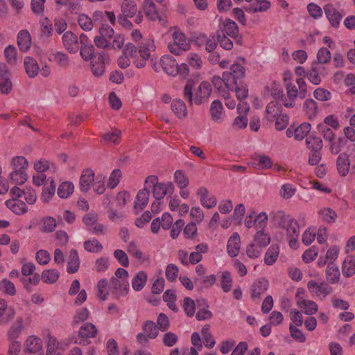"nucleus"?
Returning a JSON list of instances; mask_svg holds the SVG:
<instances>
[{"label": "nucleus", "instance_id": "obj_1", "mask_svg": "<svg viewBox=\"0 0 355 355\" xmlns=\"http://www.w3.org/2000/svg\"><path fill=\"white\" fill-rule=\"evenodd\" d=\"M286 95L284 94L283 90H279L278 93L272 92V97L275 99H279L282 105L287 108H293L295 106L297 97L304 98L307 92L306 84L302 77L297 78L295 83L291 80L284 78Z\"/></svg>", "mask_w": 355, "mask_h": 355}, {"label": "nucleus", "instance_id": "obj_2", "mask_svg": "<svg viewBox=\"0 0 355 355\" xmlns=\"http://www.w3.org/2000/svg\"><path fill=\"white\" fill-rule=\"evenodd\" d=\"M243 64L234 63L230 71H224L223 76L227 77V85L234 89L238 100L243 101L248 96V87L245 82V68L243 66L245 60L241 59Z\"/></svg>", "mask_w": 355, "mask_h": 355}, {"label": "nucleus", "instance_id": "obj_3", "mask_svg": "<svg viewBox=\"0 0 355 355\" xmlns=\"http://www.w3.org/2000/svg\"><path fill=\"white\" fill-rule=\"evenodd\" d=\"M96 46L98 49L94 46H81L80 53L85 60H91V71L94 76L99 77L104 73L105 64L108 63L109 60L101 46Z\"/></svg>", "mask_w": 355, "mask_h": 355}, {"label": "nucleus", "instance_id": "obj_4", "mask_svg": "<svg viewBox=\"0 0 355 355\" xmlns=\"http://www.w3.org/2000/svg\"><path fill=\"white\" fill-rule=\"evenodd\" d=\"M151 49L148 46H126L125 53L130 55L137 68H143L150 57Z\"/></svg>", "mask_w": 355, "mask_h": 355}, {"label": "nucleus", "instance_id": "obj_5", "mask_svg": "<svg viewBox=\"0 0 355 355\" xmlns=\"http://www.w3.org/2000/svg\"><path fill=\"white\" fill-rule=\"evenodd\" d=\"M35 266L33 263H26L22 265L21 274L24 276L21 278V281L24 288L28 292L31 291V285L36 286L40 282V275L34 272Z\"/></svg>", "mask_w": 355, "mask_h": 355}, {"label": "nucleus", "instance_id": "obj_6", "mask_svg": "<svg viewBox=\"0 0 355 355\" xmlns=\"http://www.w3.org/2000/svg\"><path fill=\"white\" fill-rule=\"evenodd\" d=\"M97 333L98 330L96 326L92 323L87 322L80 327L76 343L87 345L91 343L90 338H95Z\"/></svg>", "mask_w": 355, "mask_h": 355}, {"label": "nucleus", "instance_id": "obj_7", "mask_svg": "<svg viewBox=\"0 0 355 355\" xmlns=\"http://www.w3.org/2000/svg\"><path fill=\"white\" fill-rule=\"evenodd\" d=\"M307 288L312 295L322 298L326 297L333 291L332 288L327 282L318 283L313 279L308 282Z\"/></svg>", "mask_w": 355, "mask_h": 355}, {"label": "nucleus", "instance_id": "obj_8", "mask_svg": "<svg viewBox=\"0 0 355 355\" xmlns=\"http://www.w3.org/2000/svg\"><path fill=\"white\" fill-rule=\"evenodd\" d=\"M327 74V68L321 64L313 63L310 69L306 72V78L314 85H319L322 78Z\"/></svg>", "mask_w": 355, "mask_h": 355}, {"label": "nucleus", "instance_id": "obj_9", "mask_svg": "<svg viewBox=\"0 0 355 355\" xmlns=\"http://www.w3.org/2000/svg\"><path fill=\"white\" fill-rule=\"evenodd\" d=\"M232 46H206V50L209 53V61L212 64L219 62L222 58L226 56L227 52L232 49Z\"/></svg>", "mask_w": 355, "mask_h": 355}, {"label": "nucleus", "instance_id": "obj_10", "mask_svg": "<svg viewBox=\"0 0 355 355\" xmlns=\"http://www.w3.org/2000/svg\"><path fill=\"white\" fill-rule=\"evenodd\" d=\"M324 12L331 27L338 28L343 18L341 13L331 3L324 6Z\"/></svg>", "mask_w": 355, "mask_h": 355}, {"label": "nucleus", "instance_id": "obj_11", "mask_svg": "<svg viewBox=\"0 0 355 355\" xmlns=\"http://www.w3.org/2000/svg\"><path fill=\"white\" fill-rule=\"evenodd\" d=\"M112 293L119 298L121 296H125L128 294L129 290V283L127 279H118L112 278L110 281Z\"/></svg>", "mask_w": 355, "mask_h": 355}, {"label": "nucleus", "instance_id": "obj_12", "mask_svg": "<svg viewBox=\"0 0 355 355\" xmlns=\"http://www.w3.org/2000/svg\"><path fill=\"white\" fill-rule=\"evenodd\" d=\"M174 191V185L172 182L167 183L159 182L155 185L153 189V194L156 200H159L163 199L167 194H172Z\"/></svg>", "mask_w": 355, "mask_h": 355}, {"label": "nucleus", "instance_id": "obj_13", "mask_svg": "<svg viewBox=\"0 0 355 355\" xmlns=\"http://www.w3.org/2000/svg\"><path fill=\"white\" fill-rule=\"evenodd\" d=\"M211 93V85L209 82L203 81L198 86V91L196 93L194 102L197 105H200L207 101L208 97Z\"/></svg>", "mask_w": 355, "mask_h": 355}, {"label": "nucleus", "instance_id": "obj_14", "mask_svg": "<svg viewBox=\"0 0 355 355\" xmlns=\"http://www.w3.org/2000/svg\"><path fill=\"white\" fill-rule=\"evenodd\" d=\"M226 78L227 77L223 76V73L222 77H220L218 76H214L211 80V83L214 88L223 96H225V95H229V91H234L233 88H232L230 86H229V85H227L228 83L226 81Z\"/></svg>", "mask_w": 355, "mask_h": 355}, {"label": "nucleus", "instance_id": "obj_15", "mask_svg": "<svg viewBox=\"0 0 355 355\" xmlns=\"http://www.w3.org/2000/svg\"><path fill=\"white\" fill-rule=\"evenodd\" d=\"M162 69L170 76H176L178 73V64L173 58L169 55H164L160 60Z\"/></svg>", "mask_w": 355, "mask_h": 355}, {"label": "nucleus", "instance_id": "obj_16", "mask_svg": "<svg viewBox=\"0 0 355 355\" xmlns=\"http://www.w3.org/2000/svg\"><path fill=\"white\" fill-rule=\"evenodd\" d=\"M268 281L261 278L256 281L251 286V297L253 300H259L261 295L267 291Z\"/></svg>", "mask_w": 355, "mask_h": 355}, {"label": "nucleus", "instance_id": "obj_17", "mask_svg": "<svg viewBox=\"0 0 355 355\" xmlns=\"http://www.w3.org/2000/svg\"><path fill=\"white\" fill-rule=\"evenodd\" d=\"M15 311L12 307H8L5 300L0 299V324H6L14 318Z\"/></svg>", "mask_w": 355, "mask_h": 355}, {"label": "nucleus", "instance_id": "obj_18", "mask_svg": "<svg viewBox=\"0 0 355 355\" xmlns=\"http://www.w3.org/2000/svg\"><path fill=\"white\" fill-rule=\"evenodd\" d=\"M282 105L275 101H270L266 107V119L273 122L282 114Z\"/></svg>", "mask_w": 355, "mask_h": 355}, {"label": "nucleus", "instance_id": "obj_19", "mask_svg": "<svg viewBox=\"0 0 355 355\" xmlns=\"http://www.w3.org/2000/svg\"><path fill=\"white\" fill-rule=\"evenodd\" d=\"M6 206L13 213L17 215H21L27 211V205L19 198H12L5 202Z\"/></svg>", "mask_w": 355, "mask_h": 355}, {"label": "nucleus", "instance_id": "obj_20", "mask_svg": "<svg viewBox=\"0 0 355 355\" xmlns=\"http://www.w3.org/2000/svg\"><path fill=\"white\" fill-rule=\"evenodd\" d=\"M209 191L205 187H200L197 195L200 196L201 205L206 208L210 209L216 206L217 200L214 196H209Z\"/></svg>", "mask_w": 355, "mask_h": 355}, {"label": "nucleus", "instance_id": "obj_21", "mask_svg": "<svg viewBox=\"0 0 355 355\" xmlns=\"http://www.w3.org/2000/svg\"><path fill=\"white\" fill-rule=\"evenodd\" d=\"M94 182V173L90 168L83 170L80 178V188L82 191L87 192L91 184Z\"/></svg>", "mask_w": 355, "mask_h": 355}, {"label": "nucleus", "instance_id": "obj_22", "mask_svg": "<svg viewBox=\"0 0 355 355\" xmlns=\"http://www.w3.org/2000/svg\"><path fill=\"white\" fill-rule=\"evenodd\" d=\"M241 239L238 233L232 234L228 240L227 250L228 254L232 257H235L238 255L240 251Z\"/></svg>", "mask_w": 355, "mask_h": 355}, {"label": "nucleus", "instance_id": "obj_23", "mask_svg": "<svg viewBox=\"0 0 355 355\" xmlns=\"http://www.w3.org/2000/svg\"><path fill=\"white\" fill-rule=\"evenodd\" d=\"M336 166L338 172L341 176L345 177L348 174L350 162L347 153H343L338 155L336 160Z\"/></svg>", "mask_w": 355, "mask_h": 355}, {"label": "nucleus", "instance_id": "obj_24", "mask_svg": "<svg viewBox=\"0 0 355 355\" xmlns=\"http://www.w3.org/2000/svg\"><path fill=\"white\" fill-rule=\"evenodd\" d=\"M209 248L206 243H200L196 246L195 251L189 255V263L194 265L199 263L202 259V254L208 252Z\"/></svg>", "mask_w": 355, "mask_h": 355}, {"label": "nucleus", "instance_id": "obj_25", "mask_svg": "<svg viewBox=\"0 0 355 355\" xmlns=\"http://www.w3.org/2000/svg\"><path fill=\"white\" fill-rule=\"evenodd\" d=\"M42 342L36 336H29L25 342L24 351L30 353H37L42 349Z\"/></svg>", "mask_w": 355, "mask_h": 355}, {"label": "nucleus", "instance_id": "obj_26", "mask_svg": "<svg viewBox=\"0 0 355 355\" xmlns=\"http://www.w3.org/2000/svg\"><path fill=\"white\" fill-rule=\"evenodd\" d=\"M342 272L345 277L355 274V254L347 257L342 265Z\"/></svg>", "mask_w": 355, "mask_h": 355}, {"label": "nucleus", "instance_id": "obj_27", "mask_svg": "<svg viewBox=\"0 0 355 355\" xmlns=\"http://www.w3.org/2000/svg\"><path fill=\"white\" fill-rule=\"evenodd\" d=\"M80 267V259L77 250H71L69 253L67 271L69 274L76 272Z\"/></svg>", "mask_w": 355, "mask_h": 355}, {"label": "nucleus", "instance_id": "obj_28", "mask_svg": "<svg viewBox=\"0 0 355 355\" xmlns=\"http://www.w3.org/2000/svg\"><path fill=\"white\" fill-rule=\"evenodd\" d=\"M26 72L30 78H34L38 74L39 66L37 61L31 57L27 56L24 62Z\"/></svg>", "mask_w": 355, "mask_h": 355}, {"label": "nucleus", "instance_id": "obj_29", "mask_svg": "<svg viewBox=\"0 0 355 355\" xmlns=\"http://www.w3.org/2000/svg\"><path fill=\"white\" fill-rule=\"evenodd\" d=\"M143 10L146 17L150 20L155 21L159 19V12L156 6L151 0L144 1Z\"/></svg>", "mask_w": 355, "mask_h": 355}, {"label": "nucleus", "instance_id": "obj_30", "mask_svg": "<svg viewBox=\"0 0 355 355\" xmlns=\"http://www.w3.org/2000/svg\"><path fill=\"white\" fill-rule=\"evenodd\" d=\"M171 110L177 117L182 119L187 114V109L184 102L180 99H175L171 103Z\"/></svg>", "mask_w": 355, "mask_h": 355}, {"label": "nucleus", "instance_id": "obj_31", "mask_svg": "<svg viewBox=\"0 0 355 355\" xmlns=\"http://www.w3.org/2000/svg\"><path fill=\"white\" fill-rule=\"evenodd\" d=\"M223 110L221 102L218 100L214 101L211 104L209 110L211 119L217 122L221 121L223 116Z\"/></svg>", "mask_w": 355, "mask_h": 355}, {"label": "nucleus", "instance_id": "obj_32", "mask_svg": "<svg viewBox=\"0 0 355 355\" xmlns=\"http://www.w3.org/2000/svg\"><path fill=\"white\" fill-rule=\"evenodd\" d=\"M149 196V191L146 188L139 191L135 202V209H143L148 202Z\"/></svg>", "mask_w": 355, "mask_h": 355}, {"label": "nucleus", "instance_id": "obj_33", "mask_svg": "<svg viewBox=\"0 0 355 355\" xmlns=\"http://www.w3.org/2000/svg\"><path fill=\"white\" fill-rule=\"evenodd\" d=\"M297 306L304 310V313L307 315H313L318 311V305L312 300L300 298L297 300Z\"/></svg>", "mask_w": 355, "mask_h": 355}, {"label": "nucleus", "instance_id": "obj_34", "mask_svg": "<svg viewBox=\"0 0 355 355\" xmlns=\"http://www.w3.org/2000/svg\"><path fill=\"white\" fill-rule=\"evenodd\" d=\"M305 114L310 119L314 118L318 113V103L313 99H306L303 104Z\"/></svg>", "mask_w": 355, "mask_h": 355}, {"label": "nucleus", "instance_id": "obj_35", "mask_svg": "<svg viewBox=\"0 0 355 355\" xmlns=\"http://www.w3.org/2000/svg\"><path fill=\"white\" fill-rule=\"evenodd\" d=\"M23 329V318L21 317L17 318L16 321L10 327L8 331V337L10 340H15Z\"/></svg>", "mask_w": 355, "mask_h": 355}, {"label": "nucleus", "instance_id": "obj_36", "mask_svg": "<svg viewBox=\"0 0 355 355\" xmlns=\"http://www.w3.org/2000/svg\"><path fill=\"white\" fill-rule=\"evenodd\" d=\"M279 254V246L277 245H270L266 252L264 257V263L268 266L272 265L277 259Z\"/></svg>", "mask_w": 355, "mask_h": 355}, {"label": "nucleus", "instance_id": "obj_37", "mask_svg": "<svg viewBox=\"0 0 355 355\" xmlns=\"http://www.w3.org/2000/svg\"><path fill=\"white\" fill-rule=\"evenodd\" d=\"M270 240L269 233L264 230H257L254 236V242L262 248L266 247L270 243Z\"/></svg>", "mask_w": 355, "mask_h": 355}, {"label": "nucleus", "instance_id": "obj_38", "mask_svg": "<svg viewBox=\"0 0 355 355\" xmlns=\"http://www.w3.org/2000/svg\"><path fill=\"white\" fill-rule=\"evenodd\" d=\"M326 278L327 280L331 284H336L339 281V269L333 263H331L327 266L326 269Z\"/></svg>", "mask_w": 355, "mask_h": 355}, {"label": "nucleus", "instance_id": "obj_39", "mask_svg": "<svg viewBox=\"0 0 355 355\" xmlns=\"http://www.w3.org/2000/svg\"><path fill=\"white\" fill-rule=\"evenodd\" d=\"M318 215L324 222H326L327 223H334L338 216L336 212L329 207H324L318 211Z\"/></svg>", "mask_w": 355, "mask_h": 355}, {"label": "nucleus", "instance_id": "obj_40", "mask_svg": "<svg viewBox=\"0 0 355 355\" xmlns=\"http://www.w3.org/2000/svg\"><path fill=\"white\" fill-rule=\"evenodd\" d=\"M74 186L72 182L65 181L60 184L58 189V195L61 198H67L73 192Z\"/></svg>", "mask_w": 355, "mask_h": 355}, {"label": "nucleus", "instance_id": "obj_41", "mask_svg": "<svg viewBox=\"0 0 355 355\" xmlns=\"http://www.w3.org/2000/svg\"><path fill=\"white\" fill-rule=\"evenodd\" d=\"M142 329L144 332L148 335L150 339H155L159 334L158 326L151 320L146 321Z\"/></svg>", "mask_w": 355, "mask_h": 355}, {"label": "nucleus", "instance_id": "obj_42", "mask_svg": "<svg viewBox=\"0 0 355 355\" xmlns=\"http://www.w3.org/2000/svg\"><path fill=\"white\" fill-rule=\"evenodd\" d=\"M147 281V275L145 272H139L132 281V286L134 290L137 291H141L145 286Z\"/></svg>", "mask_w": 355, "mask_h": 355}, {"label": "nucleus", "instance_id": "obj_43", "mask_svg": "<svg viewBox=\"0 0 355 355\" xmlns=\"http://www.w3.org/2000/svg\"><path fill=\"white\" fill-rule=\"evenodd\" d=\"M11 165L12 171L26 172L28 167V162L24 157L17 156L12 159Z\"/></svg>", "mask_w": 355, "mask_h": 355}, {"label": "nucleus", "instance_id": "obj_44", "mask_svg": "<svg viewBox=\"0 0 355 355\" xmlns=\"http://www.w3.org/2000/svg\"><path fill=\"white\" fill-rule=\"evenodd\" d=\"M60 277L59 272L55 269L45 270L40 276L44 283L53 284L56 282Z\"/></svg>", "mask_w": 355, "mask_h": 355}, {"label": "nucleus", "instance_id": "obj_45", "mask_svg": "<svg viewBox=\"0 0 355 355\" xmlns=\"http://www.w3.org/2000/svg\"><path fill=\"white\" fill-rule=\"evenodd\" d=\"M311 130V125L309 123H303L294 129V138L296 140L301 141Z\"/></svg>", "mask_w": 355, "mask_h": 355}, {"label": "nucleus", "instance_id": "obj_46", "mask_svg": "<svg viewBox=\"0 0 355 355\" xmlns=\"http://www.w3.org/2000/svg\"><path fill=\"white\" fill-rule=\"evenodd\" d=\"M169 32L171 33L173 40V44H184V43L187 41V36L179 27H171Z\"/></svg>", "mask_w": 355, "mask_h": 355}, {"label": "nucleus", "instance_id": "obj_47", "mask_svg": "<svg viewBox=\"0 0 355 355\" xmlns=\"http://www.w3.org/2000/svg\"><path fill=\"white\" fill-rule=\"evenodd\" d=\"M121 14L128 16L129 18L135 15L137 12V5L134 1L125 2L121 4Z\"/></svg>", "mask_w": 355, "mask_h": 355}, {"label": "nucleus", "instance_id": "obj_48", "mask_svg": "<svg viewBox=\"0 0 355 355\" xmlns=\"http://www.w3.org/2000/svg\"><path fill=\"white\" fill-rule=\"evenodd\" d=\"M306 144L310 150H322L323 146L322 139L312 135L306 137Z\"/></svg>", "mask_w": 355, "mask_h": 355}, {"label": "nucleus", "instance_id": "obj_49", "mask_svg": "<svg viewBox=\"0 0 355 355\" xmlns=\"http://www.w3.org/2000/svg\"><path fill=\"white\" fill-rule=\"evenodd\" d=\"M99 33L102 42L105 44H112V40L114 33L113 28L109 26H103L100 28Z\"/></svg>", "mask_w": 355, "mask_h": 355}, {"label": "nucleus", "instance_id": "obj_50", "mask_svg": "<svg viewBox=\"0 0 355 355\" xmlns=\"http://www.w3.org/2000/svg\"><path fill=\"white\" fill-rule=\"evenodd\" d=\"M282 229L286 230L287 237H298L299 236V225L293 218H291L287 225Z\"/></svg>", "mask_w": 355, "mask_h": 355}, {"label": "nucleus", "instance_id": "obj_51", "mask_svg": "<svg viewBox=\"0 0 355 355\" xmlns=\"http://www.w3.org/2000/svg\"><path fill=\"white\" fill-rule=\"evenodd\" d=\"M202 336L204 345L208 348H212L215 345V340L210 333V326L205 325L202 329Z\"/></svg>", "mask_w": 355, "mask_h": 355}, {"label": "nucleus", "instance_id": "obj_52", "mask_svg": "<svg viewBox=\"0 0 355 355\" xmlns=\"http://www.w3.org/2000/svg\"><path fill=\"white\" fill-rule=\"evenodd\" d=\"M84 248L89 252L98 253L103 250L102 244L96 239L84 242Z\"/></svg>", "mask_w": 355, "mask_h": 355}, {"label": "nucleus", "instance_id": "obj_53", "mask_svg": "<svg viewBox=\"0 0 355 355\" xmlns=\"http://www.w3.org/2000/svg\"><path fill=\"white\" fill-rule=\"evenodd\" d=\"M291 218L289 216L285 215L283 211H277L274 214L272 220L276 225L282 229L287 225Z\"/></svg>", "mask_w": 355, "mask_h": 355}, {"label": "nucleus", "instance_id": "obj_54", "mask_svg": "<svg viewBox=\"0 0 355 355\" xmlns=\"http://www.w3.org/2000/svg\"><path fill=\"white\" fill-rule=\"evenodd\" d=\"M262 249L255 243H250L246 247V254L250 259H257L260 257Z\"/></svg>", "mask_w": 355, "mask_h": 355}, {"label": "nucleus", "instance_id": "obj_55", "mask_svg": "<svg viewBox=\"0 0 355 355\" xmlns=\"http://www.w3.org/2000/svg\"><path fill=\"white\" fill-rule=\"evenodd\" d=\"M329 150L332 154L336 155L339 153L341 148L347 144V139L343 137H339L336 141L334 139L329 141Z\"/></svg>", "mask_w": 355, "mask_h": 355}, {"label": "nucleus", "instance_id": "obj_56", "mask_svg": "<svg viewBox=\"0 0 355 355\" xmlns=\"http://www.w3.org/2000/svg\"><path fill=\"white\" fill-rule=\"evenodd\" d=\"M78 23L80 28L86 31H91L94 26L92 19L85 14L78 16Z\"/></svg>", "mask_w": 355, "mask_h": 355}, {"label": "nucleus", "instance_id": "obj_57", "mask_svg": "<svg viewBox=\"0 0 355 355\" xmlns=\"http://www.w3.org/2000/svg\"><path fill=\"white\" fill-rule=\"evenodd\" d=\"M232 285V279L230 272L228 271L223 272L220 279V286L223 291L225 293L229 292L231 290Z\"/></svg>", "mask_w": 355, "mask_h": 355}, {"label": "nucleus", "instance_id": "obj_58", "mask_svg": "<svg viewBox=\"0 0 355 355\" xmlns=\"http://www.w3.org/2000/svg\"><path fill=\"white\" fill-rule=\"evenodd\" d=\"M317 129L319 132L322 135L324 140L328 141H332L335 139V134L332 131V130L326 126V125H323L320 123L317 126Z\"/></svg>", "mask_w": 355, "mask_h": 355}, {"label": "nucleus", "instance_id": "obj_59", "mask_svg": "<svg viewBox=\"0 0 355 355\" xmlns=\"http://www.w3.org/2000/svg\"><path fill=\"white\" fill-rule=\"evenodd\" d=\"M174 180L178 186L183 189L189 184V179L181 170L176 171L174 175Z\"/></svg>", "mask_w": 355, "mask_h": 355}, {"label": "nucleus", "instance_id": "obj_60", "mask_svg": "<svg viewBox=\"0 0 355 355\" xmlns=\"http://www.w3.org/2000/svg\"><path fill=\"white\" fill-rule=\"evenodd\" d=\"M183 308L186 314L189 317H192L196 311V302L189 297H184Z\"/></svg>", "mask_w": 355, "mask_h": 355}, {"label": "nucleus", "instance_id": "obj_61", "mask_svg": "<svg viewBox=\"0 0 355 355\" xmlns=\"http://www.w3.org/2000/svg\"><path fill=\"white\" fill-rule=\"evenodd\" d=\"M17 49L15 46H8L4 50V55L8 63L14 64L17 60Z\"/></svg>", "mask_w": 355, "mask_h": 355}, {"label": "nucleus", "instance_id": "obj_62", "mask_svg": "<svg viewBox=\"0 0 355 355\" xmlns=\"http://www.w3.org/2000/svg\"><path fill=\"white\" fill-rule=\"evenodd\" d=\"M121 175V171L119 169H114L109 177L107 187L110 189L115 188L119 183Z\"/></svg>", "mask_w": 355, "mask_h": 355}, {"label": "nucleus", "instance_id": "obj_63", "mask_svg": "<svg viewBox=\"0 0 355 355\" xmlns=\"http://www.w3.org/2000/svg\"><path fill=\"white\" fill-rule=\"evenodd\" d=\"M307 10L310 16L315 19H319L322 16V9L316 3H309L307 6Z\"/></svg>", "mask_w": 355, "mask_h": 355}, {"label": "nucleus", "instance_id": "obj_64", "mask_svg": "<svg viewBox=\"0 0 355 355\" xmlns=\"http://www.w3.org/2000/svg\"><path fill=\"white\" fill-rule=\"evenodd\" d=\"M166 277L169 282H174L179 273V269L178 266L173 263H170L166 268Z\"/></svg>", "mask_w": 355, "mask_h": 355}]
</instances>
